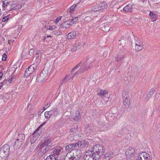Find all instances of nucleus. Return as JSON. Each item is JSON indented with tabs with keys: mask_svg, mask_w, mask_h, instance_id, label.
Listing matches in <instances>:
<instances>
[{
	"mask_svg": "<svg viewBox=\"0 0 160 160\" xmlns=\"http://www.w3.org/2000/svg\"><path fill=\"white\" fill-rule=\"evenodd\" d=\"M12 78H10L7 81V82L10 83L12 82Z\"/></svg>",
	"mask_w": 160,
	"mask_h": 160,
	"instance_id": "55",
	"label": "nucleus"
},
{
	"mask_svg": "<svg viewBox=\"0 0 160 160\" xmlns=\"http://www.w3.org/2000/svg\"><path fill=\"white\" fill-rule=\"evenodd\" d=\"M7 56L6 54L4 53L3 55H2V60L3 61H5L7 58Z\"/></svg>",
	"mask_w": 160,
	"mask_h": 160,
	"instance_id": "50",
	"label": "nucleus"
},
{
	"mask_svg": "<svg viewBox=\"0 0 160 160\" xmlns=\"http://www.w3.org/2000/svg\"><path fill=\"white\" fill-rule=\"evenodd\" d=\"M79 149L87 147L88 144V142L84 140H82L78 142Z\"/></svg>",
	"mask_w": 160,
	"mask_h": 160,
	"instance_id": "18",
	"label": "nucleus"
},
{
	"mask_svg": "<svg viewBox=\"0 0 160 160\" xmlns=\"http://www.w3.org/2000/svg\"><path fill=\"white\" fill-rule=\"evenodd\" d=\"M73 119L76 121H79L80 120V115L79 112L78 111H77L75 112V115L73 117Z\"/></svg>",
	"mask_w": 160,
	"mask_h": 160,
	"instance_id": "27",
	"label": "nucleus"
},
{
	"mask_svg": "<svg viewBox=\"0 0 160 160\" xmlns=\"http://www.w3.org/2000/svg\"><path fill=\"white\" fill-rule=\"evenodd\" d=\"M51 105V103L49 102L46 103L45 105V108H48Z\"/></svg>",
	"mask_w": 160,
	"mask_h": 160,
	"instance_id": "51",
	"label": "nucleus"
},
{
	"mask_svg": "<svg viewBox=\"0 0 160 160\" xmlns=\"http://www.w3.org/2000/svg\"><path fill=\"white\" fill-rule=\"evenodd\" d=\"M86 129L87 130L88 132H91L92 127L89 124H87L85 127Z\"/></svg>",
	"mask_w": 160,
	"mask_h": 160,
	"instance_id": "44",
	"label": "nucleus"
},
{
	"mask_svg": "<svg viewBox=\"0 0 160 160\" xmlns=\"http://www.w3.org/2000/svg\"><path fill=\"white\" fill-rule=\"evenodd\" d=\"M74 74H73L72 72L70 73L68 75H67L61 82V85L70 81L72 79L73 77H76L74 76Z\"/></svg>",
	"mask_w": 160,
	"mask_h": 160,
	"instance_id": "12",
	"label": "nucleus"
},
{
	"mask_svg": "<svg viewBox=\"0 0 160 160\" xmlns=\"http://www.w3.org/2000/svg\"><path fill=\"white\" fill-rule=\"evenodd\" d=\"M25 138V135L23 133H21L18 134L16 139L24 142Z\"/></svg>",
	"mask_w": 160,
	"mask_h": 160,
	"instance_id": "26",
	"label": "nucleus"
},
{
	"mask_svg": "<svg viewBox=\"0 0 160 160\" xmlns=\"http://www.w3.org/2000/svg\"><path fill=\"white\" fill-rule=\"evenodd\" d=\"M34 51L33 49H31L29 51V54L30 55H32L34 53Z\"/></svg>",
	"mask_w": 160,
	"mask_h": 160,
	"instance_id": "54",
	"label": "nucleus"
},
{
	"mask_svg": "<svg viewBox=\"0 0 160 160\" xmlns=\"http://www.w3.org/2000/svg\"><path fill=\"white\" fill-rule=\"evenodd\" d=\"M76 158L71 155L70 153H67L65 156L64 160H75Z\"/></svg>",
	"mask_w": 160,
	"mask_h": 160,
	"instance_id": "24",
	"label": "nucleus"
},
{
	"mask_svg": "<svg viewBox=\"0 0 160 160\" xmlns=\"http://www.w3.org/2000/svg\"><path fill=\"white\" fill-rule=\"evenodd\" d=\"M21 7V5L19 4H12L11 5L10 9L9 10V11H11L13 10L19 9H20Z\"/></svg>",
	"mask_w": 160,
	"mask_h": 160,
	"instance_id": "23",
	"label": "nucleus"
},
{
	"mask_svg": "<svg viewBox=\"0 0 160 160\" xmlns=\"http://www.w3.org/2000/svg\"><path fill=\"white\" fill-rule=\"evenodd\" d=\"M135 51L136 52H138L142 50L143 48V44L141 43L140 44L135 46Z\"/></svg>",
	"mask_w": 160,
	"mask_h": 160,
	"instance_id": "32",
	"label": "nucleus"
},
{
	"mask_svg": "<svg viewBox=\"0 0 160 160\" xmlns=\"http://www.w3.org/2000/svg\"><path fill=\"white\" fill-rule=\"evenodd\" d=\"M44 115L45 118L48 119H49L51 117H52L50 111L46 112L44 113Z\"/></svg>",
	"mask_w": 160,
	"mask_h": 160,
	"instance_id": "36",
	"label": "nucleus"
},
{
	"mask_svg": "<svg viewBox=\"0 0 160 160\" xmlns=\"http://www.w3.org/2000/svg\"><path fill=\"white\" fill-rule=\"evenodd\" d=\"M2 85V82H1V83L0 82V85Z\"/></svg>",
	"mask_w": 160,
	"mask_h": 160,
	"instance_id": "63",
	"label": "nucleus"
},
{
	"mask_svg": "<svg viewBox=\"0 0 160 160\" xmlns=\"http://www.w3.org/2000/svg\"><path fill=\"white\" fill-rule=\"evenodd\" d=\"M135 155V148H129L126 152V157L128 160H132L133 159Z\"/></svg>",
	"mask_w": 160,
	"mask_h": 160,
	"instance_id": "6",
	"label": "nucleus"
},
{
	"mask_svg": "<svg viewBox=\"0 0 160 160\" xmlns=\"http://www.w3.org/2000/svg\"><path fill=\"white\" fill-rule=\"evenodd\" d=\"M82 63V62L78 63L72 70L71 72L73 73V72L75 71L77 69H78L79 67L80 66L81 64Z\"/></svg>",
	"mask_w": 160,
	"mask_h": 160,
	"instance_id": "38",
	"label": "nucleus"
},
{
	"mask_svg": "<svg viewBox=\"0 0 160 160\" xmlns=\"http://www.w3.org/2000/svg\"><path fill=\"white\" fill-rule=\"evenodd\" d=\"M54 34L57 36H58L62 34V32L59 30H56L53 32Z\"/></svg>",
	"mask_w": 160,
	"mask_h": 160,
	"instance_id": "48",
	"label": "nucleus"
},
{
	"mask_svg": "<svg viewBox=\"0 0 160 160\" xmlns=\"http://www.w3.org/2000/svg\"><path fill=\"white\" fill-rule=\"evenodd\" d=\"M38 132L39 129L38 128L34 131L32 134V136L35 138L37 139H38L40 136V134Z\"/></svg>",
	"mask_w": 160,
	"mask_h": 160,
	"instance_id": "34",
	"label": "nucleus"
},
{
	"mask_svg": "<svg viewBox=\"0 0 160 160\" xmlns=\"http://www.w3.org/2000/svg\"><path fill=\"white\" fill-rule=\"evenodd\" d=\"M135 46L140 44L141 43H143L142 42H141L140 39L138 37L135 38Z\"/></svg>",
	"mask_w": 160,
	"mask_h": 160,
	"instance_id": "37",
	"label": "nucleus"
},
{
	"mask_svg": "<svg viewBox=\"0 0 160 160\" xmlns=\"http://www.w3.org/2000/svg\"><path fill=\"white\" fill-rule=\"evenodd\" d=\"M127 90L123 91L122 93L123 103L126 108H128L129 104V98Z\"/></svg>",
	"mask_w": 160,
	"mask_h": 160,
	"instance_id": "7",
	"label": "nucleus"
},
{
	"mask_svg": "<svg viewBox=\"0 0 160 160\" xmlns=\"http://www.w3.org/2000/svg\"><path fill=\"white\" fill-rule=\"evenodd\" d=\"M123 11L126 12H131L133 11L132 6L131 4H128L123 8Z\"/></svg>",
	"mask_w": 160,
	"mask_h": 160,
	"instance_id": "19",
	"label": "nucleus"
},
{
	"mask_svg": "<svg viewBox=\"0 0 160 160\" xmlns=\"http://www.w3.org/2000/svg\"><path fill=\"white\" fill-rule=\"evenodd\" d=\"M3 75V73H2V72H0V80L2 79Z\"/></svg>",
	"mask_w": 160,
	"mask_h": 160,
	"instance_id": "56",
	"label": "nucleus"
},
{
	"mask_svg": "<svg viewBox=\"0 0 160 160\" xmlns=\"http://www.w3.org/2000/svg\"><path fill=\"white\" fill-rule=\"evenodd\" d=\"M78 20V17H75L73 19H69L66 21L62 24V28L63 29H66L67 28H69L74 23V22H77Z\"/></svg>",
	"mask_w": 160,
	"mask_h": 160,
	"instance_id": "8",
	"label": "nucleus"
},
{
	"mask_svg": "<svg viewBox=\"0 0 160 160\" xmlns=\"http://www.w3.org/2000/svg\"><path fill=\"white\" fill-rule=\"evenodd\" d=\"M138 160H151L150 155L145 152L140 153L138 155Z\"/></svg>",
	"mask_w": 160,
	"mask_h": 160,
	"instance_id": "11",
	"label": "nucleus"
},
{
	"mask_svg": "<svg viewBox=\"0 0 160 160\" xmlns=\"http://www.w3.org/2000/svg\"><path fill=\"white\" fill-rule=\"evenodd\" d=\"M42 53V51L41 50H38L37 51L36 53L37 54H39Z\"/></svg>",
	"mask_w": 160,
	"mask_h": 160,
	"instance_id": "57",
	"label": "nucleus"
},
{
	"mask_svg": "<svg viewBox=\"0 0 160 160\" xmlns=\"http://www.w3.org/2000/svg\"><path fill=\"white\" fill-rule=\"evenodd\" d=\"M49 37H51V36H50V35H48V36H46V38H49Z\"/></svg>",
	"mask_w": 160,
	"mask_h": 160,
	"instance_id": "61",
	"label": "nucleus"
},
{
	"mask_svg": "<svg viewBox=\"0 0 160 160\" xmlns=\"http://www.w3.org/2000/svg\"><path fill=\"white\" fill-rule=\"evenodd\" d=\"M123 130L122 129L120 130L119 132V133H118V134H121L123 133Z\"/></svg>",
	"mask_w": 160,
	"mask_h": 160,
	"instance_id": "58",
	"label": "nucleus"
},
{
	"mask_svg": "<svg viewBox=\"0 0 160 160\" xmlns=\"http://www.w3.org/2000/svg\"><path fill=\"white\" fill-rule=\"evenodd\" d=\"M76 7V5H73L71 6L70 8V14H72L75 10V8Z\"/></svg>",
	"mask_w": 160,
	"mask_h": 160,
	"instance_id": "43",
	"label": "nucleus"
},
{
	"mask_svg": "<svg viewBox=\"0 0 160 160\" xmlns=\"http://www.w3.org/2000/svg\"><path fill=\"white\" fill-rule=\"evenodd\" d=\"M47 74V72L44 70H43L37 78L36 81L38 82H42L45 79Z\"/></svg>",
	"mask_w": 160,
	"mask_h": 160,
	"instance_id": "10",
	"label": "nucleus"
},
{
	"mask_svg": "<svg viewBox=\"0 0 160 160\" xmlns=\"http://www.w3.org/2000/svg\"><path fill=\"white\" fill-rule=\"evenodd\" d=\"M97 156L91 150H88L85 152L84 159V160H98L99 159Z\"/></svg>",
	"mask_w": 160,
	"mask_h": 160,
	"instance_id": "4",
	"label": "nucleus"
},
{
	"mask_svg": "<svg viewBox=\"0 0 160 160\" xmlns=\"http://www.w3.org/2000/svg\"><path fill=\"white\" fill-rule=\"evenodd\" d=\"M100 10H104L107 8L108 5L105 2L101 3L99 5Z\"/></svg>",
	"mask_w": 160,
	"mask_h": 160,
	"instance_id": "33",
	"label": "nucleus"
},
{
	"mask_svg": "<svg viewBox=\"0 0 160 160\" xmlns=\"http://www.w3.org/2000/svg\"><path fill=\"white\" fill-rule=\"evenodd\" d=\"M152 22L155 21L157 19V17L151 11L149 14Z\"/></svg>",
	"mask_w": 160,
	"mask_h": 160,
	"instance_id": "28",
	"label": "nucleus"
},
{
	"mask_svg": "<svg viewBox=\"0 0 160 160\" xmlns=\"http://www.w3.org/2000/svg\"><path fill=\"white\" fill-rule=\"evenodd\" d=\"M10 146L5 144L0 148V160L7 159L10 152Z\"/></svg>",
	"mask_w": 160,
	"mask_h": 160,
	"instance_id": "2",
	"label": "nucleus"
},
{
	"mask_svg": "<svg viewBox=\"0 0 160 160\" xmlns=\"http://www.w3.org/2000/svg\"><path fill=\"white\" fill-rule=\"evenodd\" d=\"M72 146V149H78V148H79L78 144V142H77L75 143H72L71 144Z\"/></svg>",
	"mask_w": 160,
	"mask_h": 160,
	"instance_id": "42",
	"label": "nucleus"
},
{
	"mask_svg": "<svg viewBox=\"0 0 160 160\" xmlns=\"http://www.w3.org/2000/svg\"><path fill=\"white\" fill-rule=\"evenodd\" d=\"M151 97L152 96L149 95V94H147L146 96L145 100L148 101V100L150 99Z\"/></svg>",
	"mask_w": 160,
	"mask_h": 160,
	"instance_id": "49",
	"label": "nucleus"
},
{
	"mask_svg": "<svg viewBox=\"0 0 160 160\" xmlns=\"http://www.w3.org/2000/svg\"><path fill=\"white\" fill-rule=\"evenodd\" d=\"M53 155L54 156L58 155L63 151V149L61 147L57 146L53 147L52 149Z\"/></svg>",
	"mask_w": 160,
	"mask_h": 160,
	"instance_id": "13",
	"label": "nucleus"
},
{
	"mask_svg": "<svg viewBox=\"0 0 160 160\" xmlns=\"http://www.w3.org/2000/svg\"><path fill=\"white\" fill-rule=\"evenodd\" d=\"M2 86V85H0V89H1Z\"/></svg>",
	"mask_w": 160,
	"mask_h": 160,
	"instance_id": "62",
	"label": "nucleus"
},
{
	"mask_svg": "<svg viewBox=\"0 0 160 160\" xmlns=\"http://www.w3.org/2000/svg\"><path fill=\"white\" fill-rule=\"evenodd\" d=\"M37 139L34 137H33L32 135V137H31L30 140L31 143V144H33L34 143V142H36Z\"/></svg>",
	"mask_w": 160,
	"mask_h": 160,
	"instance_id": "45",
	"label": "nucleus"
},
{
	"mask_svg": "<svg viewBox=\"0 0 160 160\" xmlns=\"http://www.w3.org/2000/svg\"><path fill=\"white\" fill-rule=\"evenodd\" d=\"M113 115L114 117H116V118L114 119L115 120H116L118 118L119 116L118 114L116 113L114 114Z\"/></svg>",
	"mask_w": 160,
	"mask_h": 160,
	"instance_id": "53",
	"label": "nucleus"
},
{
	"mask_svg": "<svg viewBox=\"0 0 160 160\" xmlns=\"http://www.w3.org/2000/svg\"><path fill=\"white\" fill-rule=\"evenodd\" d=\"M125 55L124 52H120L118 54L116 58V61L118 63H121L122 61L123 60Z\"/></svg>",
	"mask_w": 160,
	"mask_h": 160,
	"instance_id": "15",
	"label": "nucleus"
},
{
	"mask_svg": "<svg viewBox=\"0 0 160 160\" xmlns=\"http://www.w3.org/2000/svg\"><path fill=\"white\" fill-rule=\"evenodd\" d=\"M62 18V16H59L55 20V22H59L60 21V20Z\"/></svg>",
	"mask_w": 160,
	"mask_h": 160,
	"instance_id": "52",
	"label": "nucleus"
},
{
	"mask_svg": "<svg viewBox=\"0 0 160 160\" xmlns=\"http://www.w3.org/2000/svg\"><path fill=\"white\" fill-rule=\"evenodd\" d=\"M57 27L54 25L52 26H49L48 25L47 26H45L44 28V29L45 31V30H53L55 29Z\"/></svg>",
	"mask_w": 160,
	"mask_h": 160,
	"instance_id": "31",
	"label": "nucleus"
},
{
	"mask_svg": "<svg viewBox=\"0 0 160 160\" xmlns=\"http://www.w3.org/2000/svg\"><path fill=\"white\" fill-rule=\"evenodd\" d=\"M77 34L74 31L69 33L67 36V38L68 39H72L74 38L76 36Z\"/></svg>",
	"mask_w": 160,
	"mask_h": 160,
	"instance_id": "25",
	"label": "nucleus"
},
{
	"mask_svg": "<svg viewBox=\"0 0 160 160\" xmlns=\"http://www.w3.org/2000/svg\"><path fill=\"white\" fill-rule=\"evenodd\" d=\"M90 68L89 64L86 62H84L80 68L74 74V76L77 77L79 74L83 73L84 72L88 70Z\"/></svg>",
	"mask_w": 160,
	"mask_h": 160,
	"instance_id": "9",
	"label": "nucleus"
},
{
	"mask_svg": "<svg viewBox=\"0 0 160 160\" xmlns=\"http://www.w3.org/2000/svg\"><path fill=\"white\" fill-rule=\"evenodd\" d=\"M78 128V126L77 125H74L73 127L70 129V131L71 132H75L77 131Z\"/></svg>",
	"mask_w": 160,
	"mask_h": 160,
	"instance_id": "40",
	"label": "nucleus"
},
{
	"mask_svg": "<svg viewBox=\"0 0 160 160\" xmlns=\"http://www.w3.org/2000/svg\"><path fill=\"white\" fill-rule=\"evenodd\" d=\"M53 160H57L56 159H55V158L54 159H53Z\"/></svg>",
	"mask_w": 160,
	"mask_h": 160,
	"instance_id": "64",
	"label": "nucleus"
},
{
	"mask_svg": "<svg viewBox=\"0 0 160 160\" xmlns=\"http://www.w3.org/2000/svg\"><path fill=\"white\" fill-rule=\"evenodd\" d=\"M103 160H109L112 157V156L110 152H108L103 154L101 156Z\"/></svg>",
	"mask_w": 160,
	"mask_h": 160,
	"instance_id": "21",
	"label": "nucleus"
},
{
	"mask_svg": "<svg viewBox=\"0 0 160 160\" xmlns=\"http://www.w3.org/2000/svg\"><path fill=\"white\" fill-rule=\"evenodd\" d=\"M38 66L37 64L34 63L31 65L27 69L24 73V77L26 78L30 75L33 74L34 71L36 69Z\"/></svg>",
	"mask_w": 160,
	"mask_h": 160,
	"instance_id": "5",
	"label": "nucleus"
},
{
	"mask_svg": "<svg viewBox=\"0 0 160 160\" xmlns=\"http://www.w3.org/2000/svg\"><path fill=\"white\" fill-rule=\"evenodd\" d=\"M10 14H9L6 16L2 18V22H5L7 21L10 17Z\"/></svg>",
	"mask_w": 160,
	"mask_h": 160,
	"instance_id": "47",
	"label": "nucleus"
},
{
	"mask_svg": "<svg viewBox=\"0 0 160 160\" xmlns=\"http://www.w3.org/2000/svg\"><path fill=\"white\" fill-rule=\"evenodd\" d=\"M72 146L70 144L65 147L66 150L67 152H68V153H69V152L70 153L72 152L73 149H72Z\"/></svg>",
	"mask_w": 160,
	"mask_h": 160,
	"instance_id": "30",
	"label": "nucleus"
},
{
	"mask_svg": "<svg viewBox=\"0 0 160 160\" xmlns=\"http://www.w3.org/2000/svg\"><path fill=\"white\" fill-rule=\"evenodd\" d=\"M92 11H98L100 10L99 6L98 5H96L94 6L92 8Z\"/></svg>",
	"mask_w": 160,
	"mask_h": 160,
	"instance_id": "39",
	"label": "nucleus"
},
{
	"mask_svg": "<svg viewBox=\"0 0 160 160\" xmlns=\"http://www.w3.org/2000/svg\"><path fill=\"white\" fill-rule=\"evenodd\" d=\"M91 150L95 155L98 156L97 158L99 159L100 157L104 154L105 151V148L102 144H98L93 146Z\"/></svg>",
	"mask_w": 160,
	"mask_h": 160,
	"instance_id": "1",
	"label": "nucleus"
},
{
	"mask_svg": "<svg viewBox=\"0 0 160 160\" xmlns=\"http://www.w3.org/2000/svg\"><path fill=\"white\" fill-rule=\"evenodd\" d=\"M72 156L74 157H77L78 158L80 157L82 155V152L80 149H74L72 152Z\"/></svg>",
	"mask_w": 160,
	"mask_h": 160,
	"instance_id": "17",
	"label": "nucleus"
},
{
	"mask_svg": "<svg viewBox=\"0 0 160 160\" xmlns=\"http://www.w3.org/2000/svg\"><path fill=\"white\" fill-rule=\"evenodd\" d=\"M23 142L22 141L16 139L14 145V149H16L20 148L22 145Z\"/></svg>",
	"mask_w": 160,
	"mask_h": 160,
	"instance_id": "22",
	"label": "nucleus"
},
{
	"mask_svg": "<svg viewBox=\"0 0 160 160\" xmlns=\"http://www.w3.org/2000/svg\"><path fill=\"white\" fill-rule=\"evenodd\" d=\"M10 2H8L7 0H4L3 2L2 7L5 10L6 8L8 7L9 6L11 7L12 5L10 4Z\"/></svg>",
	"mask_w": 160,
	"mask_h": 160,
	"instance_id": "29",
	"label": "nucleus"
},
{
	"mask_svg": "<svg viewBox=\"0 0 160 160\" xmlns=\"http://www.w3.org/2000/svg\"><path fill=\"white\" fill-rule=\"evenodd\" d=\"M46 38V37L45 36H44L43 39H42V41H44Z\"/></svg>",
	"mask_w": 160,
	"mask_h": 160,
	"instance_id": "60",
	"label": "nucleus"
},
{
	"mask_svg": "<svg viewBox=\"0 0 160 160\" xmlns=\"http://www.w3.org/2000/svg\"><path fill=\"white\" fill-rule=\"evenodd\" d=\"M82 44L80 43L76 44L73 46L71 49L72 52H75L78 49H81L82 47Z\"/></svg>",
	"mask_w": 160,
	"mask_h": 160,
	"instance_id": "20",
	"label": "nucleus"
},
{
	"mask_svg": "<svg viewBox=\"0 0 160 160\" xmlns=\"http://www.w3.org/2000/svg\"><path fill=\"white\" fill-rule=\"evenodd\" d=\"M108 92L106 90H101L98 94L100 96H101L102 97V96H105L106 94H108Z\"/></svg>",
	"mask_w": 160,
	"mask_h": 160,
	"instance_id": "35",
	"label": "nucleus"
},
{
	"mask_svg": "<svg viewBox=\"0 0 160 160\" xmlns=\"http://www.w3.org/2000/svg\"><path fill=\"white\" fill-rule=\"evenodd\" d=\"M55 156L53 154L52 155H50L47 157L45 160H53L55 158L56 159V158Z\"/></svg>",
	"mask_w": 160,
	"mask_h": 160,
	"instance_id": "41",
	"label": "nucleus"
},
{
	"mask_svg": "<svg viewBox=\"0 0 160 160\" xmlns=\"http://www.w3.org/2000/svg\"><path fill=\"white\" fill-rule=\"evenodd\" d=\"M37 148H39V152L38 156L41 157L45 153L50 149L47 145H46L42 143L39 144L37 147Z\"/></svg>",
	"mask_w": 160,
	"mask_h": 160,
	"instance_id": "3",
	"label": "nucleus"
},
{
	"mask_svg": "<svg viewBox=\"0 0 160 160\" xmlns=\"http://www.w3.org/2000/svg\"><path fill=\"white\" fill-rule=\"evenodd\" d=\"M47 108H45V106H44V107L43 108V110H42V112H43Z\"/></svg>",
	"mask_w": 160,
	"mask_h": 160,
	"instance_id": "59",
	"label": "nucleus"
},
{
	"mask_svg": "<svg viewBox=\"0 0 160 160\" xmlns=\"http://www.w3.org/2000/svg\"><path fill=\"white\" fill-rule=\"evenodd\" d=\"M52 139L48 137L45 139L44 142L42 143L46 145H47L49 148H50L53 145L52 143Z\"/></svg>",
	"mask_w": 160,
	"mask_h": 160,
	"instance_id": "14",
	"label": "nucleus"
},
{
	"mask_svg": "<svg viewBox=\"0 0 160 160\" xmlns=\"http://www.w3.org/2000/svg\"><path fill=\"white\" fill-rule=\"evenodd\" d=\"M52 118L56 117L59 114V111L58 108H53L50 110Z\"/></svg>",
	"mask_w": 160,
	"mask_h": 160,
	"instance_id": "16",
	"label": "nucleus"
},
{
	"mask_svg": "<svg viewBox=\"0 0 160 160\" xmlns=\"http://www.w3.org/2000/svg\"><path fill=\"white\" fill-rule=\"evenodd\" d=\"M155 91V89L152 88L148 92V94L152 96L154 93Z\"/></svg>",
	"mask_w": 160,
	"mask_h": 160,
	"instance_id": "46",
	"label": "nucleus"
}]
</instances>
